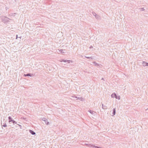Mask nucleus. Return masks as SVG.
I'll list each match as a JSON object with an SVG mask.
<instances>
[{"mask_svg": "<svg viewBox=\"0 0 148 148\" xmlns=\"http://www.w3.org/2000/svg\"><path fill=\"white\" fill-rule=\"evenodd\" d=\"M4 127H6V125H5L4 126Z\"/></svg>", "mask_w": 148, "mask_h": 148, "instance_id": "nucleus-8", "label": "nucleus"}, {"mask_svg": "<svg viewBox=\"0 0 148 148\" xmlns=\"http://www.w3.org/2000/svg\"><path fill=\"white\" fill-rule=\"evenodd\" d=\"M9 119V123H10V124L12 123H15V121H14L13 120H12V119H11V117L9 116L8 117Z\"/></svg>", "mask_w": 148, "mask_h": 148, "instance_id": "nucleus-1", "label": "nucleus"}, {"mask_svg": "<svg viewBox=\"0 0 148 148\" xmlns=\"http://www.w3.org/2000/svg\"><path fill=\"white\" fill-rule=\"evenodd\" d=\"M111 97L112 98L115 97H116V98H117L116 95L114 93H113V94H112L111 95Z\"/></svg>", "mask_w": 148, "mask_h": 148, "instance_id": "nucleus-2", "label": "nucleus"}, {"mask_svg": "<svg viewBox=\"0 0 148 148\" xmlns=\"http://www.w3.org/2000/svg\"><path fill=\"white\" fill-rule=\"evenodd\" d=\"M113 112V115H115V109H114Z\"/></svg>", "mask_w": 148, "mask_h": 148, "instance_id": "nucleus-4", "label": "nucleus"}, {"mask_svg": "<svg viewBox=\"0 0 148 148\" xmlns=\"http://www.w3.org/2000/svg\"><path fill=\"white\" fill-rule=\"evenodd\" d=\"M116 99H120V97L119 96Z\"/></svg>", "mask_w": 148, "mask_h": 148, "instance_id": "nucleus-5", "label": "nucleus"}, {"mask_svg": "<svg viewBox=\"0 0 148 148\" xmlns=\"http://www.w3.org/2000/svg\"><path fill=\"white\" fill-rule=\"evenodd\" d=\"M146 65H147V66H148V63H147L146 64Z\"/></svg>", "mask_w": 148, "mask_h": 148, "instance_id": "nucleus-7", "label": "nucleus"}, {"mask_svg": "<svg viewBox=\"0 0 148 148\" xmlns=\"http://www.w3.org/2000/svg\"><path fill=\"white\" fill-rule=\"evenodd\" d=\"M25 76H31L30 75H29V74H27V75H25Z\"/></svg>", "mask_w": 148, "mask_h": 148, "instance_id": "nucleus-6", "label": "nucleus"}, {"mask_svg": "<svg viewBox=\"0 0 148 148\" xmlns=\"http://www.w3.org/2000/svg\"><path fill=\"white\" fill-rule=\"evenodd\" d=\"M29 131L33 135L35 134V133L31 130H29Z\"/></svg>", "mask_w": 148, "mask_h": 148, "instance_id": "nucleus-3", "label": "nucleus"}]
</instances>
